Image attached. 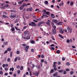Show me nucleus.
<instances>
[{"label": "nucleus", "mask_w": 77, "mask_h": 77, "mask_svg": "<svg viewBox=\"0 0 77 77\" xmlns=\"http://www.w3.org/2000/svg\"><path fill=\"white\" fill-rule=\"evenodd\" d=\"M29 32L28 31H26L24 32V34L25 35H26L27 34H29Z\"/></svg>", "instance_id": "nucleus-11"}, {"label": "nucleus", "mask_w": 77, "mask_h": 77, "mask_svg": "<svg viewBox=\"0 0 77 77\" xmlns=\"http://www.w3.org/2000/svg\"><path fill=\"white\" fill-rule=\"evenodd\" d=\"M45 4H46L47 5L48 3V2L47 1H46L45 2Z\"/></svg>", "instance_id": "nucleus-44"}, {"label": "nucleus", "mask_w": 77, "mask_h": 77, "mask_svg": "<svg viewBox=\"0 0 77 77\" xmlns=\"http://www.w3.org/2000/svg\"><path fill=\"white\" fill-rule=\"evenodd\" d=\"M47 29L49 30L50 29H51V26H49L47 27Z\"/></svg>", "instance_id": "nucleus-41"}, {"label": "nucleus", "mask_w": 77, "mask_h": 77, "mask_svg": "<svg viewBox=\"0 0 77 77\" xmlns=\"http://www.w3.org/2000/svg\"><path fill=\"white\" fill-rule=\"evenodd\" d=\"M10 17L11 18V19H13V18H15V15L14 14L11 13Z\"/></svg>", "instance_id": "nucleus-7"}, {"label": "nucleus", "mask_w": 77, "mask_h": 77, "mask_svg": "<svg viewBox=\"0 0 77 77\" xmlns=\"http://www.w3.org/2000/svg\"><path fill=\"white\" fill-rule=\"evenodd\" d=\"M66 65H67V66H69V65H70V64L69 62H67L66 63Z\"/></svg>", "instance_id": "nucleus-46"}, {"label": "nucleus", "mask_w": 77, "mask_h": 77, "mask_svg": "<svg viewBox=\"0 0 77 77\" xmlns=\"http://www.w3.org/2000/svg\"><path fill=\"white\" fill-rule=\"evenodd\" d=\"M46 15H50V13L49 12H46Z\"/></svg>", "instance_id": "nucleus-33"}, {"label": "nucleus", "mask_w": 77, "mask_h": 77, "mask_svg": "<svg viewBox=\"0 0 77 77\" xmlns=\"http://www.w3.org/2000/svg\"><path fill=\"white\" fill-rule=\"evenodd\" d=\"M70 41L69 39H67L66 41V42L67 43H69V42Z\"/></svg>", "instance_id": "nucleus-57"}, {"label": "nucleus", "mask_w": 77, "mask_h": 77, "mask_svg": "<svg viewBox=\"0 0 77 77\" xmlns=\"http://www.w3.org/2000/svg\"><path fill=\"white\" fill-rule=\"evenodd\" d=\"M74 5V3H73V2H72L70 3V6H72V5Z\"/></svg>", "instance_id": "nucleus-39"}, {"label": "nucleus", "mask_w": 77, "mask_h": 77, "mask_svg": "<svg viewBox=\"0 0 77 77\" xmlns=\"http://www.w3.org/2000/svg\"><path fill=\"white\" fill-rule=\"evenodd\" d=\"M15 29L16 30H20V29H18V28H17V27H14Z\"/></svg>", "instance_id": "nucleus-30"}, {"label": "nucleus", "mask_w": 77, "mask_h": 77, "mask_svg": "<svg viewBox=\"0 0 77 77\" xmlns=\"http://www.w3.org/2000/svg\"><path fill=\"white\" fill-rule=\"evenodd\" d=\"M63 24V22H58V23H56L57 25H58V26L59 25H62Z\"/></svg>", "instance_id": "nucleus-10"}, {"label": "nucleus", "mask_w": 77, "mask_h": 77, "mask_svg": "<svg viewBox=\"0 0 77 77\" xmlns=\"http://www.w3.org/2000/svg\"><path fill=\"white\" fill-rule=\"evenodd\" d=\"M24 39H27L29 40L30 39V35L27 36L26 37H24L23 38Z\"/></svg>", "instance_id": "nucleus-5"}, {"label": "nucleus", "mask_w": 77, "mask_h": 77, "mask_svg": "<svg viewBox=\"0 0 77 77\" xmlns=\"http://www.w3.org/2000/svg\"><path fill=\"white\" fill-rule=\"evenodd\" d=\"M51 50H54V48L53 47H51L50 48Z\"/></svg>", "instance_id": "nucleus-29"}, {"label": "nucleus", "mask_w": 77, "mask_h": 77, "mask_svg": "<svg viewBox=\"0 0 77 77\" xmlns=\"http://www.w3.org/2000/svg\"><path fill=\"white\" fill-rule=\"evenodd\" d=\"M45 17V15L44 14H42V16L41 17V18H44V17Z\"/></svg>", "instance_id": "nucleus-49"}, {"label": "nucleus", "mask_w": 77, "mask_h": 77, "mask_svg": "<svg viewBox=\"0 0 77 77\" xmlns=\"http://www.w3.org/2000/svg\"><path fill=\"white\" fill-rule=\"evenodd\" d=\"M17 74H20V70H19L17 71Z\"/></svg>", "instance_id": "nucleus-48"}, {"label": "nucleus", "mask_w": 77, "mask_h": 77, "mask_svg": "<svg viewBox=\"0 0 77 77\" xmlns=\"http://www.w3.org/2000/svg\"><path fill=\"white\" fill-rule=\"evenodd\" d=\"M12 52L11 51L10 52V57H12Z\"/></svg>", "instance_id": "nucleus-25"}, {"label": "nucleus", "mask_w": 77, "mask_h": 77, "mask_svg": "<svg viewBox=\"0 0 77 77\" xmlns=\"http://www.w3.org/2000/svg\"><path fill=\"white\" fill-rule=\"evenodd\" d=\"M17 57L15 58V60H14V62H17Z\"/></svg>", "instance_id": "nucleus-56"}, {"label": "nucleus", "mask_w": 77, "mask_h": 77, "mask_svg": "<svg viewBox=\"0 0 77 77\" xmlns=\"http://www.w3.org/2000/svg\"><path fill=\"white\" fill-rule=\"evenodd\" d=\"M59 36H60V38H63V36L59 34Z\"/></svg>", "instance_id": "nucleus-26"}, {"label": "nucleus", "mask_w": 77, "mask_h": 77, "mask_svg": "<svg viewBox=\"0 0 77 77\" xmlns=\"http://www.w3.org/2000/svg\"><path fill=\"white\" fill-rule=\"evenodd\" d=\"M39 73L38 72H33V74L34 75H35V76H38L39 75Z\"/></svg>", "instance_id": "nucleus-6"}, {"label": "nucleus", "mask_w": 77, "mask_h": 77, "mask_svg": "<svg viewBox=\"0 0 77 77\" xmlns=\"http://www.w3.org/2000/svg\"><path fill=\"white\" fill-rule=\"evenodd\" d=\"M45 23V22L44 21L39 22L38 23V26L40 27L42 24H44Z\"/></svg>", "instance_id": "nucleus-4"}, {"label": "nucleus", "mask_w": 77, "mask_h": 77, "mask_svg": "<svg viewBox=\"0 0 77 77\" xmlns=\"http://www.w3.org/2000/svg\"><path fill=\"white\" fill-rule=\"evenodd\" d=\"M5 8H8V7H9V5L6 4L5 5Z\"/></svg>", "instance_id": "nucleus-32"}, {"label": "nucleus", "mask_w": 77, "mask_h": 77, "mask_svg": "<svg viewBox=\"0 0 77 77\" xmlns=\"http://www.w3.org/2000/svg\"><path fill=\"white\" fill-rule=\"evenodd\" d=\"M33 10V8H28L26 9L27 11H32V10Z\"/></svg>", "instance_id": "nucleus-9"}, {"label": "nucleus", "mask_w": 77, "mask_h": 77, "mask_svg": "<svg viewBox=\"0 0 77 77\" xmlns=\"http://www.w3.org/2000/svg\"><path fill=\"white\" fill-rule=\"evenodd\" d=\"M57 63V62H54L53 63V67L54 68V69L55 71H56L57 70V68H56V65Z\"/></svg>", "instance_id": "nucleus-3"}, {"label": "nucleus", "mask_w": 77, "mask_h": 77, "mask_svg": "<svg viewBox=\"0 0 77 77\" xmlns=\"http://www.w3.org/2000/svg\"><path fill=\"white\" fill-rule=\"evenodd\" d=\"M60 50H57V54H60Z\"/></svg>", "instance_id": "nucleus-21"}, {"label": "nucleus", "mask_w": 77, "mask_h": 77, "mask_svg": "<svg viewBox=\"0 0 77 77\" xmlns=\"http://www.w3.org/2000/svg\"><path fill=\"white\" fill-rule=\"evenodd\" d=\"M35 65L33 64H32V68H34V67H35Z\"/></svg>", "instance_id": "nucleus-42"}, {"label": "nucleus", "mask_w": 77, "mask_h": 77, "mask_svg": "<svg viewBox=\"0 0 77 77\" xmlns=\"http://www.w3.org/2000/svg\"><path fill=\"white\" fill-rule=\"evenodd\" d=\"M24 2V0H22V1L20 2H18V3L19 4V5H20V4H21L23 2Z\"/></svg>", "instance_id": "nucleus-19"}, {"label": "nucleus", "mask_w": 77, "mask_h": 77, "mask_svg": "<svg viewBox=\"0 0 77 77\" xmlns=\"http://www.w3.org/2000/svg\"><path fill=\"white\" fill-rule=\"evenodd\" d=\"M70 75H72V74H74V71H71L70 73Z\"/></svg>", "instance_id": "nucleus-24"}, {"label": "nucleus", "mask_w": 77, "mask_h": 77, "mask_svg": "<svg viewBox=\"0 0 77 77\" xmlns=\"http://www.w3.org/2000/svg\"><path fill=\"white\" fill-rule=\"evenodd\" d=\"M2 17H3V18H8V16L4 15H2Z\"/></svg>", "instance_id": "nucleus-16"}, {"label": "nucleus", "mask_w": 77, "mask_h": 77, "mask_svg": "<svg viewBox=\"0 0 77 77\" xmlns=\"http://www.w3.org/2000/svg\"><path fill=\"white\" fill-rule=\"evenodd\" d=\"M15 17H16V18H18V16L16 14H15L14 15V18Z\"/></svg>", "instance_id": "nucleus-43"}, {"label": "nucleus", "mask_w": 77, "mask_h": 77, "mask_svg": "<svg viewBox=\"0 0 77 77\" xmlns=\"http://www.w3.org/2000/svg\"><path fill=\"white\" fill-rule=\"evenodd\" d=\"M5 45H6L8 44V42H4Z\"/></svg>", "instance_id": "nucleus-31"}, {"label": "nucleus", "mask_w": 77, "mask_h": 77, "mask_svg": "<svg viewBox=\"0 0 77 77\" xmlns=\"http://www.w3.org/2000/svg\"><path fill=\"white\" fill-rule=\"evenodd\" d=\"M67 29L69 32H72V29H71V28H70L69 27H68L67 28Z\"/></svg>", "instance_id": "nucleus-8"}, {"label": "nucleus", "mask_w": 77, "mask_h": 77, "mask_svg": "<svg viewBox=\"0 0 77 77\" xmlns=\"http://www.w3.org/2000/svg\"><path fill=\"white\" fill-rule=\"evenodd\" d=\"M20 68V66H17V69H19Z\"/></svg>", "instance_id": "nucleus-58"}, {"label": "nucleus", "mask_w": 77, "mask_h": 77, "mask_svg": "<svg viewBox=\"0 0 77 77\" xmlns=\"http://www.w3.org/2000/svg\"><path fill=\"white\" fill-rule=\"evenodd\" d=\"M3 74V72L2 71H0V74H1V75H2Z\"/></svg>", "instance_id": "nucleus-52"}, {"label": "nucleus", "mask_w": 77, "mask_h": 77, "mask_svg": "<svg viewBox=\"0 0 77 77\" xmlns=\"http://www.w3.org/2000/svg\"><path fill=\"white\" fill-rule=\"evenodd\" d=\"M46 24L48 26H50V23L48 22H46Z\"/></svg>", "instance_id": "nucleus-35"}, {"label": "nucleus", "mask_w": 77, "mask_h": 77, "mask_svg": "<svg viewBox=\"0 0 77 77\" xmlns=\"http://www.w3.org/2000/svg\"><path fill=\"white\" fill-rule=\"evenodd\" d=\"M12 70V71H14V67H12V68H10V71H11Z\"/></svg>", "instance_id": "nucleus-23"}, {"label": "nucleus", "mask_w": 77, "mask_h": 77, "mask_svg": "<svg viewBox=\"0 0 77 77\" xmlns=\"http://www.w3.org/2000/svg\"><path fill=\"white\" fill-rule=\"evenodd\" d=\"M53 22H54V23H57V20H52Z\"/></svg>", "instance_id": "nucleus-22"}, {"label": "nucleus", "mask_w": 77, "mask_h": 77, "mask_svg": "<svg viewBox=\"0 0 77 77\" xmlns=\"http://www.w3.org/2000/svg\"><path fill=\"white\" fill-rule=\"evenodd\" d=\"M26 28H27V26H25L23 27V29L25 30V29H26Z\"/></svg>", "instance_id": "nucleus-28"}, {"label": "nucleus", "mask_w": 77, "mask_h": 77, "mask_svg": "<svg viewBox=\"0 0 77 77\" xmlns=\"http://www.w3.org/2000/svg\"><path fill=\"white\" fill-rule=\"evenodd\" d=\"M7 61L8 62H10L11 61V60L10 59V58H8V59H7Z\"/></svg>", "instance_id": "nucleus-50"}, {"label": "nucleus", "mask_w": 77, "mask_h": 77, "mask_svg": "<svg viewBox=\"0 0 77 77\" xmlns=\"http://www.w3.org/2000/svg\"><path fill=\"white\" fill-rule=\"evenodd\" d=\"M29 26H32V27H36L37 25L35 22H31V23H29Z\"/></svg>", "instance_id": "nucleus-2"}, {"label": "nucleus", "mask_w": 77, "mask_h": 77, "mask_svg": "<svg viewBox=\"0 0 77 77\" xmlns=\"http://www.w3.org/2000/svg\"><path fill=\"white\" fill-rule=\"evenodd\" d=\"M23 23L24 24V25H26V24H27L26 22V20H25V21L24 22H23Z\"/></svg>", "instance_id": "nucleus-38"}, {"label": "nucleus", "mask_w": 77, "mask_h": 77, "mask_svg": "<svg viewBox=\"0 0 77 77\" xmlns=\"http://www.w3.org/2000/svg\"><path fill=\"white\" fill-rule=\"evenodd\" d=\"M69 69H66V71L68 72V71H69Z\"/></svg>", "instance_id": "nucleus-54"}, {"label": "nucleus", "mask_w": 77, "mask_h": 77, "mask_svg": "<svg viewBox=\"0 0 77 77\" xmlns=\"http://www.w3.org/2000/svg\"><path fill=\"white\" fill-rule=\"evenodd\" d=\"M59 72H63V70H59L58 71Z\"/></svg>", "instance_id": "nucleus-34"}, {"label": "nucleus", "mask_w": 77, "mask_h": 77, "mask_svg": "<svg viewBox=\"0 0 77 77\" xmlns=\"http://www.w3.org/2000/svg\"><path fill=\"white\" fill-rule=\"evenodd\" d=\"M17 54H20V51H17Z\"/></svg>", "instance_id": "nucleus-55"}, {"label": "nucleus", "mask_w": 77, "mask_h": 77, "mask_svg": "<svg viewBox=\"0 0 77 77\" xmlns=\"http://www.w3.org/2000/svg\"><path fill=\"white\" fill-rule=\"evenodd\" d=\"M53 28H54V29H56V26L55 25H53Z\"/></svg>", "instance_id": "nucleus-45"}, {"label": "nucleus", "mask_w": 77, "mask_h": 77, "mask_svg": "<svg viewBox=\"0 0 77 77\" xmlns=\"http://www.w3.org/2000/svg\"><path fill=\"white\" fill-rule=\"evenodd\" d=\"M20 70H23V66H21L20 67Z\"/></svg>", "instance_id": "nucleus-51"}, {"label": "nucleus", "mask_w": 77, "mask_h": 77, "mask_svg": "<svg viewBox=\"0 0 77 77\" xmlns=\"http://www.w3.org/2000/svg\"><path fill=\"white\" fill-rule=\"evenodd\" d=\"M31 51H32V52H34V49H31Z\"/></svg>", "instance_id": "nucleus-63"}, {"label": "nucleus", "mask_w": 77, "mask_h": 77, "mask_svg": "<svg viewBox=\"0 0 77 77\" xmlns=\"http://www.w3.org/2000/svg\"><path fill=\"white\" fill-rule=\"evenodd\" d=\"M42 12H43V14L42 15H45V13H46V10H44L43 11H42Z\"/></svg>", "instance_id": "nucleus-14"}, {"label": "nucleus", "mask_w": 77, "mask_h": 77, "mask_svg": "<svg viewBox=\"0 0 77 77\" xmlns=\"http://www.w3.org/2000/svg\"><path fill=\"white\" fill-rule=\"evenodd\" d=\"M57 73H54L53 75V77H57Z\"/></svg>", "instance_id": "nucleus-17"}, {"label": "nucleus", "mask_w": 77, "mask_h": 77, "mask_svg": "<svg viewBox=\"0 0 77 77\" xmlns=\"http://www.w3.org/2000/svg\"><path fill=\"white\" fill-rule=\"evenodd\" d=\"M59 32L60 33H63V31H62V28H60Z\"/></svg>", "instance_id": "nucleus-12"}, {"label": "nucleus", "mask_w": 77, "mask_h": 77, "mask_svg": "<svg viewBox=\"0 0 77 77\" xmlns=\"http://www.w3.org/2000/svg\"><path fill=\"white\" fill-rule=\"evenodd\" d=\"M52 32L53 33V34H56V29H52Z\"/></svg>", "instance_id": "nucleus-13"}, {"label": "nucleus", "mask_w": 77, "mask_h": 77, "mask_svg": "<svg viewBox=\"0 0 77 77\" xmlns=\"http://www.w3.org/2000/svg\"><path fill=\"white\" fill-rule=\"evenodd\" d=\"M62 60H65V58L63 57L62 58Z\"/></svg>", "instance_id": "nucleus-62"}, {"label": "nucleus", "mask_w": 77, "mask_h": 77, "mask_svg": "<svg viewBox=\"0 0 77 77\" xmlns=\"http://www.w3.org/2000/svg\"><path fill=\"white\" fill-rule=\"evenodd\" d=\"M22 45L24 47H24V50H25L26 52L27 53L28 51V50H29V46H27V45L26 44H23Z\"/></svg>", "instance_id": "nucleus-1"}, {"label": "nucleus", "mask_w": 77, "mask_h": 77, "mask_svg": "<svg viewBox=\"0 0 77 77\" xmlns=\"http://www.w3.org/2000/svg\"><path fill=\"white\" fill-rule=\"evenodd\" d=\"M4 75H8V73H5Z\"/></svg>", "instance_id": "nucleus-60"}, {"label": "nucleus", "mask_w": 77, "mask_h": 77, "mask_svg": "<svg viewBox=\"0 0 77 77\" xmlns=\"http://www.w3.org/2000/svg\"><path fill=\"white\" fill-rule=\"evenodd\" d=\"M5 69V71H8V68H6Z\"/></svg>", "instance_id": "nucleus-64"}, {"label": "nucleus", "mask_w": 77, "mask_h": 77, "mask_svg": "<svg viewBox=\"0 0 77 77\" xmlns=\"http://www.w3.org/2000/svg\"><path fill=\"white\" fill-rule=\"evenodd\" d=\"M66 74V71H64L63 72V74L65 75Z\"/></svg>", "instance_id": "nucleus-47"}, {"label": "nucleus", "mask_w": 77, "mask_h": 77, "mask_svg": "<svg viewBox=\"0 0 77 77\" xmlns=\"http://www.w3.org/2000/svg\"><path fill=\"white\" fill-rule=\"evenodd\" d=\"M5 65L6 67H8V64H5Z\"/></svg>", "instance_id": "nucleus-61"}, {"label": "nucleus", "mask_w": 77, "mask_h": 77, "mask_svg": "<svg viewBox=\"0 0 77 77\" xmlns=\"http://www.w3.org/2000/svg\"><path fill=\"white\" fill-rule=\"evenodd\" d=\"M51 17L53 18H55V16H54V15L53 14H51Z\"/></svg>", "instance_id": "nucleus-15"}, {"label": "nucleus", "mask_w": 77, "mask_h": 77, "mask_svg": "<svg viewBox=\"0 0 77 77\" xmlns=\"http://www.w3.org/2000/svg\"><path fill=\"white\" fill-rule=\"evenodd\" d=\"M8 53V51L6 50L5 52H4V54H6Z\"/></svg>", "instance_id": "nucleus-53"}, {"label": "nucleus", "mask_w": 77, "mask_h": 77, "mask_svg": "<svg viewBox=\"0 0 77 77\" xmlns=\"http://www.w3.org/2000/svg\"><path fill=\"white\" fill-rule=\"evenodd\" d=\"M51 38H52V40H53V41H54L55 40V38H54V36H53Z\"/></svg>", "instance_id": "nucleus-37"}, {"label": "nucleus", "mask_w": 77, "mask_h": 77, "mask_svg": "<svg viewBox=\"0 0 77 77\" xmlns=\"http://www.w3.org/2000/svg\"><path fill=\"white\" fill-rule=\"evenodd\" d=\"M11 48H9L7 49V51H11Z\"/></svg>", "instance_id": "nucleus-20"}, {"label": "nucleus", "mask_w": 77, "mask_h": 77, "mask_svg": "<svg viewBox=\"0 0 77 77\" xmlns=\"http://www.w3.org/2000/svg\"><path fill=\"white\" fill-rule=\"evenodd\" d=\"M35 42L34 40H32L31 41V44H35Z\"/></svg>", "instance_id": "nucleus-27"}, {"label": "nucleus", "mask_w": 77, "mask_h": 77, "mask_svg": "<svg viewBox=\"0 0 77 77\" xmlns=\"http://www.w3.org/2000/svg\"><path fill=\"white\" fill-rule=\"evenodd\" d=\"M15 30V28H11V31L12 32H14Z\"/></svg>", "instance_id": "nucleus-36"}, {"label": "nucleus", "mask_w": 77, "mask_h": 77, "mask_svg": "<svg viewBox=\"0 0 77 77\" xmlns=\"http://www.w3.org/2000/svg\"><path fill=\"white\" fill-rule=\"evenodd\" d=\"M54 71V70L53 69H52L51 70V71L50 72L51 73H53V72Z\"/></svg>", "instance_id": "nucleus-40"}, {"label": "nucleus", "mask_w": 77, "mask_h": 77, "mask_svg": "<svg viewBox=\"0 0 77 77\" xmlns=\"http://www.w3.org/2000/svg\"><path fill=\"white\" fill-rule=\"evenodd\" d=\"M52 3H54L55 2V0H52Z\"/></svg>", "instance_id": "nucleus-59"}, {"label": "nucleus", "mask_w": 77, "mask_h": 77, "mask_svg": "<svg viewBox=\"0 0 77 77\" xmlns=\"http://www.w3.org/2000/svg\"><path fill=\"white\" fill-rule=\"evenodd\" d=\"M27 6V5L26 3H24L22 5V7H24V6Z\"/></svg>", "instance_id": "nucleus-18"}]
</instances>
